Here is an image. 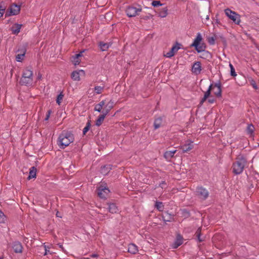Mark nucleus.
<instances>
[{
    "label": "nucleus",
    "instance_id": "17",
    "mask_svg": "<svg viewBox=\"0 0 259 259\" xmlns=\"http://www.w3.org/2000/svg\"><path fill=\"white\" fill-rule=\"evenodd\" d=\"M12 248L16 253H21L23 247L19 242H14L12 245Z\"/></svg>",
    "mask_w": 259,
    "mask_h": 259
},
{
    "label": "nucleus",
    "instance_id": "54",
    "mask_svg": "<svg viewBox=\"0 0 259 259\" xmlns=\"http://www.w3.org/2000/svg\"><path fill=\"white\" fill-rule=\"evenodd\" d=\"M4 14H2V13H0V18L2 17L3 16Z\"/></svg>",
    "mask_w": 259,
    "mask_h": 259
},
{
    "label": "nucleus",
    "instance_id": "45",
    "mask_svg": "<svg viewBox=\"0 0 259 259\" xmlns=\"http://www.w3.org/2000/svg\"><path fill=\"white\" fill-rule=\"evenodd\" d=\"M208 102L209 103H213L214 102V100L213 98H209V99H208Z\"/></svg>",
    "mask_w": 259,
    "mask_h": 259
},
{
    "label": "nucleus",
    "instance_id": "47",
    "mask_svg": "<svg viewBox=\"0 0 259 259\" xmlns=\"http://www.w3.org/2000/svg\"><path fill=\"white\" fill-rule=\"evenodd\" d=\"M41 78V75L40 73L38 74V75L37 76V79H40Z\"/></svg>",
    "mask_w": 259,
    "mask_h": 259
},
{
    "label": "nucleus",
    "instance_id": "38",
    "mask_svg": "<svg viewBox=\"0 0 259 259\" xmlns=\"http://www.w3.org/2000/svg\"><path fill=\"white\" fill-rule=\"evenodd\" d=\"M208 41L210 45H213L215 42V39L213 37H209L208 39Z\"/></svg>",
    "mask_w": 259,
    "mask_h": 259
},
{
    "label": "nucleus",
    "instance_id": "13",
    "mask_svg": "<svg viewBox=\"0 0 259 259\" xmlns=\"http://www.w3.org/2000/svg\"><path fill=\"white\" fill-rule=\"evenodd\" d=\"M180 46L181 45L180 44L177 43L176 45L172 46L170 51L164 55V56L168 58L173 57L175 53H177L179 49H180Z\"/></svg>",
    "mask_w": 259,
    "mask_h": 259
},
{
    "label": "nucleus",
    "instance_id": "21",
    "mask_svg": "<svg viewBox=\"0 0 259 259\" xmlns=\"http://www.w3.org/2000/svg\"><path fill=\"white\" fill-rule=\"evenodd\" d=\"M177 150L167 151L164 154V158L168 161H169L176 153Z\"/></svg>",
    "mask_w": 259,
    "mask_h": 259
},
{
    "label": "nucleus",
    "instance_id": "37",
    "mask_svg": "<svg viewBox=\"0 0 259 259\" xmlns=\"http://www.w3.org/2000/svg\"><path fill=\"white\" fill-rule=\"evenodd\" d=\"M45 249V252L44 253V255H46L49 252V249L50 248V247L46 245L45 244L44 245Z\"/></svg>",
    "mask_w": 259,
    "mask_h": 259
},
{
    "label": "nucleus",
    "instance_id": "4",
    "mask_svg": "<svg viewBox=\"0 0 259 259\" xmlns=\"http://www.w3.org/2000/svg\"><path fill=\"white\" fill-rule=\"evenodd\" d=\"M33 71L31 68L27 67L23 71L20 82L25 85H31L33 83Z\"/></svg>",
    "mask_w": 259,
    "mask_h": 259
},
{
    "label": "nucleus",
    "instance_id": "22",
    "mask_svg": "<svg viewBox=\"0 0 259 259\" xmlns=\"http://www.w3.org/2000/svg\"><path fill=\"white\" fill-rule=\"evenodd\" d=\"M128 251L131 253L136 254L138 251L137 246L133 243L129 244Z\"/></svg>",
    "mask_w": 259,
    "mask_h": 259
},
{
    "label": "nucleus",
    "instance_id": "30",
    "mask_svg": "<svg viewBox=\"0 0 259 259\" xmlns=\"http://www.w3.org/2000/svg\"><path fill=\"white\" fill-rule=\"evenodd\" d=\"M167 15V9L166 8L162 9L159 13L158 16L161 18H164Z\"/></svg>",
    "mask_w": 259,
    "mask_h": 259
},
{
    "label": "nucleus",
    "instance_id": "15",
    "mask_svg": "<svg viewBox=\"0 0 259 259\" xmlns=\"http://www.w3.org/2000/svg\"><path fill=\"white\" fill-rule=\"evenodd\" d=\"M193 144L192 141H187L184 145L181 146V149L183 152H187L193 149Z\"/></svg>",
    "mask_w": 259,
    "mask_h": 259
},
{
    "label": "nucleus",
    "instance_id": "42",
    "mask_svg": "<svg viewBox=\"0 0 259 259\" xmlns=\"http://www.w3.org/2000/svg\"><path fill=\"white\" fill-rule=\"evenodd\" d=\"M52 111L51 110H49L48 111V113L46 115V117H45V120H48L50 116V115H51V113Z\"/></svg>",
    "mask_w": 259,
    "mask_h": 259
},
{
    "label": "nucleus",
    "instance_id": "33",
    "mask_svg": "<svg viewBox=\"0 0 259 259\" xmlns=\"http://www.w3.org/2000/svg\"><path fill=\"white\" fill-rule=\"evenodd\" d=\"M229 67L230 68V74L232 76H236L237 75L235 68H234L233 65L231 63H229Z\"/></svg>",
    "mask_w": 259,
    "mask_h": 259
},
{
    "label": "nucleus",
    "instance_id": "14",
    "mask_svg": "<svg viewBox=\"0 0 259 259\" xmlns=\"http://www.w3.org/2000/svg\"><path fill=\"white\" fill-rule=\"evenodd\" d=\"M202 67L201 63L199 61L194 62L191 69L192 73L196 75H198L200 73Z\"/></svg>",
    "mask_w": 259,
    "mask_h": 259
},
{
    "label": "nucleus",
    "instance_id": "8",
    "mask_svg": "<svg viewBox=\"0 0 259 259\" xmlns=\"http://www.w3.org/2000/svg\"><path fill=\"white\" fill-rule=\"evenodd\" d=\"M141 8H137L133 6H129L126 9V13L128 17H134L138 15V13L141 12Z\"/></svg>",
    "mask_w": 259,
    "mask_h": 259
},
{
    "label": "nucleus",
    "instance_id": "53",
    "mask_svg": "<svg viewBox=\"0 0 259 259\" xmlns=\"http://www.w3.org/2000/svg\"><path fill=\"white\" fill-rule=\"evenodd\" d=\"M81 259H91V258H89V257H83V258H82Z\"/></svg>",
    "mask_w": 259,
    "mask_h": 259
},
{
    "label": "nucleus",
    "instance_id": "39",
    "mask_svg": "<svg viewBox=\"0 0 259 259\" xmlns=\"http://www.w3.org/2000/svg\"><path fill=\"white\" fill-rule=\"evenodd\" d=\"M6 7L5 6H3L2 4L0 5V13H2V14H4Z\"/></svg>",
    "mask_w": 259,
    "mask_h": 259
},
{
    "label": "nucleus",
    "instance_id": "57",
    "mask_svg": "<svg viewBox=\"0 0 259 259\" xmlns=\"http://www.w3.org/2000/svg\"><path fill=\"white\" fill-rule=\"evenodd\" d=\"M95 121H96V124H97V120H96Z\"/></svg>",
    "mask_w": 259,
    "mask_h": 259
},
{
    "label": "nucleus",
    "instance_id": "28",
    "mask_svg": "<svg viewBox=\"0 0 259 259\" xmlns=\"http://www.w3.org/2000/svg\"><path fill=\"white\" fill-rule=\"evenodd\" d=\"M254 127L252 124H249L247 127V132L250 136H253Z\"/></svg>",
    "mask_w": 259,
    "mask_h": 259
},
{
    "label": "nucleus",
    "instance_id": "48",
    "mask_svg": "<svg viewBox=\"0 0 259 259\" xmlns=\"http://www.w3.org/2000/svg\"><path fill=\"white\" fill-rule=\"evenodd\" d=\"M106 16H104L103 15H101L99 16V18L100 19H102L103 18H105Z\"/></svg>",
    "mask_w": 259,
    "mask_h": 259
},
{
    "label": "nucleus",
    "instance_id": "46",
    "mask_svg": "<svg viewBox=\"0 0 259 259\" xmlns=\"http://www.w3.org/2000/svg\"><path fill=\"white\" fill-rule=\"evenodd\" d=\"M58 245H59V247L62 249V250L64 252L65 250H64V248L63 247L62 244H58Z\"/></svg>",
    "mask_w": 259,
    "mask_h": 259
},
{
    "label": "nucleus",
    "instance_id": "23",
    "mask_svg": "<svg viewBox=\"0 0 259 259\" xmlns=\"http://www.w3.org/2000/svg\"><path fill=\"white\" fill-rule=\"evenodd\" d=\"M36 168L35 166L31 167L29 169V175L28 177V180L36 178Z\"/></svg>",
    "mask_w": 259,
    "mask_h": 259
},
{
    "label": "nucleus",
    "instance_id": "16",
    "mask_svg": "<svg viewBox=\"0 0 259 259\" xmlns=\"http://www.w3.org/2000/svg\"><path fill=\"white\" fill-rule=\"evenodd\" d=\"M213 94L218 96L220 97L221 96L222 90H221V84L220 82L215 83L214 85L212 84V90Z\"/></svg>",
    "mask_w": 259,
    "mask_h": 259
},
{
    "label": "nucleus",
    "instance_id": "31",
    "mask_svg": "<svg viewBox=\"0 0 259 259\" xmlns=\"http://www.w3.org/2000/svg\"><path fill=\"white\" fill-rule=\"evenodd\" d=\"M25 56V52L23 53L22 54H19L16 55V60L18 62H22L23 60L24 59V57Z\"/></svg>",
    "mask_w": 259,
    "mask_h": 259
},
{
    "label": "nucleus",
    "instance_id": "40",
    "mask_svg": "<svg viewBox=\"0 0 259 259\" xmlns=\"http://www.w3.org/2000/svg\"><path fill=\"white\" fill-rule=\"evenodd\" d=\"M197 236L199 242H201L203 240L200 238V231L198 230L196 232Z\"/></svg>",
    "mask_w": 259,
    "mask_h": 259
},
{
    "label": "nucleus",
    "instance_id": "44",
    "mask_svg": "<svg viewBox=\"0 0 259 259\" xmlns=\"http://www.w3.org/2000/svg\"><path fill=\"white\" fill-rule=\"evenodd\" d=\"M104 89V87L98 86V94L101 93Z\"/></svg>",
    "mask_w": 259,
    "mask_h": 259
},
{
    "label": "nucleus",
    "instance_id": "35",
    "mask_svg": "<svg viewBox=\"0 0 259 259\" xmlns=\"http://www.w3.org/2000/svg\"><path fill=\"white\" fill-rule=\"evenodd\" d=\"M6 220V216L4 213L0 210V223H3Z\"/></svg>",
    "mask_w": 259,
    "mask_h": 259
},
{
    "label": "nucleus",
    "instance_id": "1",
    "mask_svg": "<svg viewBox=\"0 0 259 259\" xmlns=\"http://www.w3.org/2000/svg\"><path fill=\"white\" fill-rule=\"evenodd\" d=\"M113 107V102H111L109 99H106L102 100L98 104V112L102 113L98 117V126L104 119L106 115Z\"/></svg>",
    "mask_w": 259,
    "mask_h": 259
},
{
    "label": "nucleus",
    "instance_id": "12",
    "mask_svg": "<svg viewBox=\"0 0 259 259\" xmlns=\"http://www.w3.org/2000/svg\"><path fill=\"white\" fill-rule=\"evenodd\" d=\"M196 192L197 194L202 199L204 200L208 196V192L207 190L202 187H198L197 188Z\"/></svg>",
    "mask_w": 259,
    "mask_h": 259
},
{
    "label": "nucleus",
    "instance_id": "59",
    "mask_svg": "<svg viewBox=\"0 0 259 259\" xmlns=\"http://www.w3.org/2000/svg\"><path fill=\"white\" fill-rule=\"evenodd\" d=\"M0 259H2V258H0Z\"/></svg>",
    "mask_w": 259,
    "mask_h": 259
},
{
    "label": "nucleus",
    "instance_id": "11",
    "mask_svg": "<svg viewBox=\"0 0 259 259\" xmlns=\"http://www.w3.org/2000/svg\"><path fill=\"white\" fill-rule=\"evenodd\" d=\"M83 51L80 52L79 53L73 56L71 58V61L75 66L78 65L81 62L83 57Z\"/></svg>",
    "mask_w": 259,
    "mask_h": 259
},
{
    "label": "nucleus",
    "instance_id": "20",
    "mask_svg": "<svg viewBox=\"0 0 259 259\" xmlns=\"http://www.w3.org/2000/svg\"><path fill=\"white\" fill-rule=\"evenodd\" d=\"M22 25L15 23L11 27V30L14 34H17L20 32Z\"/></svg>",
    "mask_w": 259,
    "mask_h": 259
},
{
    "label": "nucleus",
    "instance_id": "19",
    "mask_svg": "<svg viewBox=\"0 0 259 259\" xmlns=\"http://www.w3.org/2000/svg\"><path fill=\"white\" fill-rule=\"evenodd\" d=\"M212 84H211L209 86V88H208V90L205 92L204 97L201 99V101L200 102V103L201 104H202L206 101V100L208 98V97L210 96V92H211V91L212 90Z\"/></svg>",
    "mask_w": 259,
    "mask_h": 259
},
{
    "label": "nucleus",
    "instance_id": "18",
    "mask_svg": "<svg viewBox=\"0 0 259 259\" xmlns=\"http://www.w3.org/2000/svg\"><path fill=\"white\" fill-rule=\"evenodd\" d=\"M111 169V165L110 164H108L102 166L100 169V173L103 175H107L110 170Z\"/></svg>",
    "mask_w": 259,
    "mask_h": 259
},
{
    "label": "nucleus",
    "instance_id": "55",
    "mask_svg": "<svg viewBox=\"0 0 259 259\" xmlns=\"http://www.w3.org/2000/svg\"><path fill=\"white\" fill-rule=\"evenodd\" d=\"M206 20H208L209 19V16H207L206 17Z\"/></svg>",
    "mask_w": 259,
    "mask_h": 259
},
{
    "label": "nucleus",
    "instance_id": "52",
    "mask_svg": "<svg viewBox=\"0 0 259 259\" xmlns=\"http://www.w3.org/2000/svg\"><path fill=\"white\" fill-rule=\"evenodd\" d=\"M96 256H97V255H96V254H93L92 255V256L93 257H96Z\"/></svg>",
    "mask_w": 259,
    "mask_h": 259
},
{
    "label": "nucleus",
    "instance_id": "26",
    "mask_svg": "<svg viewBox=\"0 0 259 259\" xmlns=\"http://www.w3.org/2000/svg\"><path fill=\"white\" fill-rule=\"evenodd\" d=\"M183 243V239L180 236H178L177 237V239L174 243V247L175 248H177L178 246L181 245Z\"/></svg>",
    "mask_w": 259,
    "mask_h": 259
},
{
    "label": "nucleus",
    "instance_id": "34",
    "mask_svg": "<svg viewBox=\"0 0 259 259\" xmlns=\"http://www.w3.org/2000/svg\"><path fill=\"white\" fill-rule=\"evenodd\" d=\"M64 97V95L62 93H61L58 95L57 98L56 102L58 105H60L62 100H63Z\"/></svg>",
    "mask_w": 259,
    "mask_h": 259
},
{
    "label": "nucleus",
    "instance_id": "6",
    "mask_svg": "<svg viewBox=\"0 0 259 259\" xmlns=\"http://www.w3.org/2000/svg\"><path fill=\"white\" fill-rule=\"evenodd\" d=\"M226 15L236 24H239L241 21L240 16L239 14L229 9L225 10Z\"/></svg>",
    "mask_w": 259,
    "mask_h": 259
},
{
    "label": "nucleus",
    "instance_id": "27",
    "mask_svg": "<svg viewBox=\"0 0 259 259\" xmlns=\"http://www.w3.org/2000/svg\"><path fill=\"white\" fill-rule=\"evenodd\" d=\"M162 118L161 117L157 118L154 121V126L155 129L158 128L161 125Z\"/></svg>",
    "mask_w": 259,
    "mask_h": 259
},
{
    "label": "nucleus",
    "instance_id": "32",
    "mask_svg": "<svg viewBox=\"0 0 259 259\" xmlns=\"http://www.w3.org/2000/svg\"><path fill=\"white\" fill-rule=\"evenodd\" d=\"M91 127V123L89 121L87 122L85 126L84 127L83 130V134L85 135L90 130Z\"/></svg>",
    "mask_w": 259,
    "mask_h": 259
},
{
    "label": "nucleus",
    "instance_id": "3",
    "mask_svg": "<svg viewBox=\"0 0 259 259\" xmlns=\"http://www.w3.org/2000/svg\"><path fill=\"white\" fill-rule=\"evenodd\" d=\"M74 141L73 134L69 132H63L58 138V145L61 148H65Z\"/></svg>",
    "mask_w": 259,
    "mask_h": 259
},
{
    "label": "nucleus",
    "instance_id": "56",
    "mask_svg": "<svg viewBox=\"0 0 259 259\" xmlns=\"http://www.w3.org/2000/svg\"><path fill=\"white\" fill-rule=\"evenodd\" d=\"M95 90H97V87H95Z\"/></svg>",
    "mask_w": 259,
    "mask_h": 259
},
{
    "label": "nucleus",
    "instance_id": "58",
    "mask_svg": "<svg viewBox=\"0 0 259 259\" xmlns=\"http://www.w3.org/2000/svg\"><path fill=\"white\" fill-rule=\"evenodd\" d=\"M105 1H106L107 0H105Z\"/></svg>",
    "mask_w": 259,
    "mask_h": 259
},
{
    "label": "nucleus",
    "instance_id": "51",
    "mask_svg": "<svg viewBox=\"0 0 259 259\" xmlns=\"http://www.w3.org/2000/svg\"><path fill=\"white\" fill-rule=\"evenodd\" d=\"M94 109H95V110L97 111V105H96V106H95V107H94Z\"/></svg>",
    "mask_w": 259,
    "mask_h": 259
},
{
    "label": "nucleus",
    "instance_id": "41",
    "mask_svg": "<svg viewBox=\"0 0 259 259\" xmlns=\"http://www.w3.org/2000/svg\"><path fill=\"white\" fill-rule=\"evenodd\" d=\"M152 18V15H150V14H149L146 16H142L141 17V19H145V20H148V19H150Z\"/></svg>",
    "mask_w": 259,
    "mask_h": 259
},
{
    "label": "nucleus",
    "instance_id": "5",
    "mask_svg": "<svg viewBox=\"0 0 259 259\" xmlns=\"http://www.w3.org/2000/svg\"><path fill=\"white\" fill-rule=\"evenodd\" d=\"M202 40V37L200 33L197 34L196 37L191 45V47H195L198 53H200L205 50V47L203 44H200Z\"/></svg>",
    "mask_w": 259,
    "mask_h": 259
},
{
    "label": "nucleus",
    "instance_id": "49",
    "mask_svg": "<svg viewBox=\"0 0 259 259\" xmlns=\"http://www.w3.org/2000/svg\"><path fill=\"white\" fill-rule=\"evenodd\" d=\"M56 216H57V217L61 218V215H60V213H59V212L58 211H57V213H56Z\"/></svg>",
    "mask_w": 259,
    "mask_h": 259
},
{
    "label": "nucleus",
    "instance_id": "2",
    "mask_svg": "<svg viewBox=\"0 0 259 259\" xmlns=\"http://www.w3.org/2000/svg\"><path fill=\"white\" fill-rule=\"evenodd\" d=\"M247 162V159L243 155H238L232 165V171L235 175H240L243 171Z\"/></svg>",
    "mask_w": 259,
    "mask_h": 259
},
{
    "label": "nucleus",
    "instance_id": "50",
    "mask_svg": "<svg viewBox=\"0 0 259 259\" xmlns=\"http://www.w3.org/2000/svg\"><path fill=\"white\" fill-rule=\"evenodd\" d=\"M163 221H164V222H169V220H166L164 219V217H163Z\"/></svg>",
    "mask_w": 259,
    "mask_h": 259
},
{
    "label": "nucleus",
    "instance_id": "25",
    "mask_svg": "<svg viewBox=\"0 0 259 259\" xmlns=\"http://www.w3.org/2000/svg\"><path fill=\"white\" fill-rule=\"evenodd\" d=\"M110 46V44L109 43L104 42H100L99 45L100 49L102 51H106L109 48Z\"/></svg>",
    "mask_w": 259,
    "mask_h": 259
},
{
    "label": "nucleus",
    "instance_id": "43",
    "mask_svg": "<svg viewBox=\"0 0 259 259\" xmlns=\"http://www.w3.org/2000/svg\"><path fill=\"white\" fill-rule=\"evenodd\" d=\"M250 83L252 85V86L253 87V88L255 89H256L257 88V86L255 84V81L253 80H251V81H250Z\"/></svg>",
    "mask_w": 259,
    "mask_h": 259
},
{
    "label": "nucleus",
    "instance_id": "9",
    "mask_svg": "<svg viewBox=\"0 0 259 259\" xmlns=\"http://www.w3.org/2000/svg\"><path fill=\"white\" fill-rule=\"evenodd\" d=\"M20 10V6L17 5L16 4H13L10 6L6 15L8 16L11 15H16L19 13Z\"/></svg>",
    "mask_w": 259,
    "mask_h": 259
},
{
    "label": "nucleus",
    "instance_id": "24",
    "mask_svg": "<svg viewBox=\"0 0 259 259\" xmlns=\"http://www.w3.org/2000/svg\"><path fill=\"white\" fill-rule=\"evenodd\" d=\"M109 211L114 213H116L118 211L117 206L114 203H110L108 205Z\"/></svg>",
    "mask_w": 259,
    "mask_h": 259
},
{
    "label": "nucleus",
    "instance_id": "7",
    "mask_svg": "<svg viewBox=\"0 0 259 259\" xmlns=\"http://www.w3.org/2000/svg\"><path fill=\"white\" fill-rule=\"evenodd\" d=\"M110 190L106 185H103L102 183L98 186V197L102 199H106L110 193Z\"/></svg>",
    "mask_w": 259,
    "mask_h": 259
},
{
    "label": "nucleus",
    "instance_id": "36",
    "mask_svg": "<svg viewBox=\"0 0 259 259\" xmlns=\"http://www.w3.org/2000/svg\"><path fill=\"white\" fill-rule=\"evenodd\" d=\"M152 5L153 6V7H157V6H162V4H161L160 2V1H154L152 2Z\"/></svg>",
    "mask_w": 259,
    "mask_h": 259
},
{
    "label": "nucleus",
    "instance_id": "29",
    "mask_svg": "<svg viewBox=\"0 0 259 259\" xmlns=\"http://www.w3.org/2000/svg\"><path fill=\"white\" fill-rule=\"evenodd\" d=\"M155 207L160 211H163L164 205L161 202L156 201L155 203Z\"/></svg>",
    "mask_w": 259,
    "mask_h": 259
},
{
    "label": "nucleus",
    "instance_id": "10",
    "mask_svg": "<svg viewBox=\"0 0 259 259\" xmlns=\"http://www.w3.org/2000/svg\"><path fill=\"white\" fill-rule=\"evenodd\" d=\"M84 76L85 72L82 69L74 71L71 74V78L75 81H79L81 77Z\"/></svg>",
    "mask_w": 259,
    "mask_h": 259
}]
</instances>
